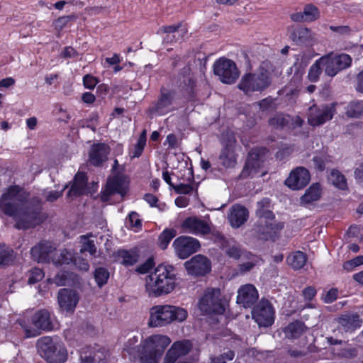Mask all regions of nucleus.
<instances>
[{"label":"nucleus","instance_id":"11","mask_svg":"<svg viewBox=\"0 0 363 363\" xmlns=\"http://www.w3.org/2000/svg\"><path fill=\"white\" fill-rule=\"evenodd\" d=\"M268 152V150L265 147L253 148L248 154L241 177H254L258 174L260 169L263 167Z\"/></svg>","mask_w":363,"mask_h":363},{"label":"nucleus","instance_id":"58","mask_svg":"<svg viewBox=\"0 0 363 363\" xmlns=\"http://www.w3.org/2000/svg\"><path fill=\"white\" fill-rule=\"evenodd\" d=\"M79 53L72 47H65L60 53V56L66 59H73L77 57Z\"/></svg>","mask_w":363,"mask_h":363},{"label":"nucleus","instance_id":"19","mask_svg":"<svg viewBox=\"0 0 363 363\" xmlns=\"http://www.w3.org/2000/svg\"><path fill=\"white\" fill-rule=\"evenodd\" d=\"M311 176L308 169L298 167L293 169L285 181V184L293 190H298L306 186L310 182Z\"/></svg>","mask_w":363,"mask_h":363},{"label":"nucleus","instance_id":"55","mask_svg":"<svg viewBox=\"0 0 363 363\" xmlns=\"http://www.w3.org/2000/svg\"><path fill=\"white\" fill-rule=\"evenodd\" d=\"M363 264V256L357 257L344 263L343 267L346 270H352L354 267Z\"/></svg>","mask_w":363,"mask_h":363},{"label":"nucleus","instance_id":"33","mask_svg":"<svg viewBox=\"0 0 363 363\" xmlns=\"http://www.w3.org/2000/svg\"><path fill=\"white\" fill-rule=\"evenodd\" d=\"M321 195V186L320 184H313L301 197V204L307 206L318 201Z\"/></svg>","mask_w":363,"mask_h":363},{"label":"nucleus","instance_id":"34","mask_svg":"<svg viewBox=\"0 0 363 363\" xmlns=\"http://www.w3.org/2000/svg\"><path fill=\"white\" fill-rule=\"evenodd\" d=\"M306 328L300 321H295L289 324L283 329L285 337L289 339H296L301 337L306 331Z\"/></svg>","mask_w":363,"mask_h":363},{"label":"nucleus","instance_id":"30","mask_svg":"<svg viewBox=\"0 0 363 363\" xmlns=\"http://www.w3.org/2000/svg\"><path fill=\"white\" fill-rule=\"evenodd\" d=\"M139 337L137 335H133L130 337L124 344L123 352L126 353L130 359H138L141 362V355L143 352V347L141 342L138 345Z\"/></svg>","mask_w":363,"mask_h":363},{"label":"nucleus","instance_id":"16","mask_svg":"<svg viewBox=\"0 0 363 363\" xmlns=\"http://www.w3.org/2000/svg\"><path fill=\"white\" fill-rule=\"evenodd\" d=\"M182 228L185 233L194 235H206L211 233L210 223L196 216L186 218L182 224Z\"/></svg>","mask_w":363,"mask_h":363},{"label":"nucleus","instance_id":"21","mask_svg":"<svg viewBox=\"0 0 363 363\" xmlns=\"http://www.w3.org/2000/svg\"><path fill=\"white\" fill-rule=\"evenodd\" d=\"M259 294L255 286L247 284L238 291L237 303L244 308L252 307L258 300Z\"/></svg>","mask_w":363,"mask_h":363},{"label":"nucleus","instance_id":"35","mask_svg":"<svg viewBox=\"0 0 363 363\" xmlns=\"http://www.w3.org/2000/svg\"><path fill=\"white\" fill-rule=\"evenodd\" d=\"M319 60L327 76L333 77L338 73L333 52L322 56Z\"/></svg>","mask_w":363,"mask_h":363},{"label":"nucleus","instance_id":"7","mask_svg":"<svg viewBox=\"0 0 363 363\" xmlns=\"http://www.w3.org/2000/svg\"><path fill=\"white\" fill-rule=\"evenodd\" d=\"M171 341L170 337L162 334L150 335L141 341V363H158Z\"/></svg>","mask_w":363,"mask_h":363},{"label":"nucleus","instance_id":"43","mask_svg":"<svg viewBox=\"0 0 363 363\" xmlns=\"http://www.w3.org/2000/svg\"><path fill=\"white\" fill-rule=\"evenodd\" d=\"M291 116L284 114H278L272 118L269 123L274 128H283L289 125Z\"/></svg>","mask_w":363,"mask_h":363},{"label":"nucleus","instance_id":"6","mask_svg":"<svg viewBox=\"0 0 363 363\" xmlns=\"http://www.w3.org/2000/svg\"><path fill=\"white\" fill-rule=\"evenodd\" d=\"M269 205V200L263 199L257 203L258 208L256 211L258 220L255 230L264 240L274 238L278 231L284 227L282 223H275L274 213L269 209L264 208Z\"/></svg>","mask_w":363,"mask_h":363},{"label":"nucleus","instance_id":"64","mask_svg":"<svg viewBox=\"0 0 363 363\" xmlns=\"http://www.w3.org/2000/svg\"><path fill=\"white\" fill-rule=\"evenodd\" d=\"M68 273H58L53 279L57 286H65L67 284Z\"/></svg>","mask_w":363,"mask_h":363},{"label":"nucleus","instance_id":"57","mask_svg":"<svg viewBox=\"0 0 363 363\" xmlns=\"http://www.w3.org/2000/svg\"><path fill=\"white\" fill-rule=\"evenodd\" d=\"M98 83L97 79L90 74H86L83 77V84L85 88L93 89Z\"/></svg>","mask_w":363,"mask_h":363},{"label":"nucleus","instance_id":"62","mask_svg":"<svg viewBox=\"0 0 363 363\" xmlns=\"http://www.w3.org/2000/svg\"><path fill=\"white\" fill-rule=\"evenodd\" d=\"M273 105V99L269 97L264 99L257 104V106H258L259 108L263 111H267L269 108H272Z\"/></svg>","mask_w":363,"mask_h":363},{"label":"nucleus","instance_id":"8","mask_svg":"<svg viewBox=\"0 0 363 363\" xmlns=\"http://www.w3.org/2000/svg\"><path fill=\"white\" fill-rule=\"evenodd\" d=\"M198 308L202 314H223L225 311L226 303L220 289L208 288L199 298Z\"/></svg>","mask_w":363,"mask_h":363},{"label":"nucleus","instance_id":"29","mask_svg":"<svg viewBox=\"0 0 363 363\" xmlns=\"http://www.w3.org/2000/svg\"><path fill=\"white\" fill-rule=\"evenodd\" d=\"M89 348L82 350L80 352L81 363H106L108 353L104 349L89 351Z\"/></svg>","mask_w":363,"mask_h":363},{"label":"nucleus","instance_id":"22","mask_svg":"<svg viewBox=\"0 0 363 363\" xmlns=\"http://www.w3.org/2000/svg\"><path fill=\"white\" fill-rule=\"evenodd\" d=\"M236 140L233 135H230L228 141H223V148L220 155L219 159L223 166L226 168L234 167L237 163L236 155L235 153Z\"/></svg>","mask_w":363,"mask_h":363},{"label":"nucleus","instance_id":"12","mask_svg":"<svg viewBox=\"0 0 363 363\" xmlns=\"http://www.w3.org/2000/svg\"><path fill=\"white\" fill-rule=\"evenodd\" d=\"M213 72L224 84H233L239 77V71L235 63L225 58H220L215 62Z\"/></svg>","mask_w":363,"mask_h":363},{"label":"nucleus","instance_id":"42","mask_svg":"<svg viewBox=\"0 0 363 363\" xmlns=\"http://www.w3.org/2000/svg\"><path fill=\"white\" fill-rule=\"evenodd\" d=\"M329 180L334 186L340 189H345L347 187V182L345 176L337 170H332Z\"/></svg>","mask_w":363,"mask_h":363},{"label":"nucleus","instance_id":"4","mask_svg":"<svg viewBox=\"0 0 363 363\" xmlns=\"http://www.w3.org/2000/svg\"><path fill=\"white\" fill-rule=\"evenodd\" d=\"M270 64L262 63L255 72L244 74L238 85L245 95L251 96L254 92H262L271 84Z\"/></svg>","mask_w":363,"mask_h":363},{"label":"nucleus","instance_id":"60","mask_svg":"<svg viewBox=\"0 0 363 363\" xmlns=\"http://www.w3.org/2000/svg\"><path fill=\"white\" fill-rule=\"evenodd\" d=\"M317 291L313 286H308L303 290L302 294L305 301H311L316 296Z\"/></svg>","mask_w":363,"mask_h":363},{"label":"nucleus","instance_id":"63","mask_svg":"<svg viewBox=\"0 0 363 363\" xmlns=\"http://www.w3.org/2000/svg\"><path fill=\"white\" fill-rule=\"evenodd\" d=\"M153 267V261L152 259H147L145 263L140 265L137 268V272L140 274H145L148 272Z\"/></svg>","mask_w":363,"mask_h":363},{"label":"nucleus","instance_id":"48","mask_svg":"<svg viewBox=\"0 0 363 363\" xmlns=\"http://www.w3.org/2000/svg\"><path fill=\"white\" fill-rule=\"evenodd\" d=\"M109 278L108 271L104 267L96 269L94 272V279L97 285L101 288L106 284Z\"/></svg>","mask_w":363,"mask_h":363},{"label":"nucleus","instance_id":"18","mask_svg":"<svg viewBox=\"0 0 363 363\" xmlns=\"http://www.w3.org/2000/svg\"><path fill=\"white\" fill-rule=\"evenodd\" d=\"M184 266L188 274L194 276H203L211 270V262L201 255H195L186 261Z\"/></svg>","mask_w":363,"mask_h":363},{"label":"nucleus","instance_id":"41","mask_svg":"<svg viewBox=\"0 0 363 363\" xmlns=\"http://www.w3.org/2000/svg\"><path fill=\"white\" fill-rule=\"evenodd\" d=\"M90 237H92L91 233L86 235H82L80 237L81 242L82 244L80 252L82 253L84 252H89L91 255H94L96 252V247L94 240L89 239Z\"/></svg>","mask_w":363,"mask_h":363},{"label":"nucleus","instance_id":"23","mask_svg":"<svg viewBox=\"0 0 363 363\" xmlns=\"http://www.w3.org/2000/svg\"><path fill=\"white\" fill-rule=\"evenodd\" d=\"M249 212L242 205L235 204L229 209L228 219L230 225L234 228H238L248 219Z\"/></svg>","mask_w":363,"mask_h":363},{"label":"nucleus","instance_id":"38","mask_svg":"<svg viewBox=\"0 0 363 363\" xmlns=\"http://www.w3.org/2000/svg\"><path fill=\"white\" fill-rule=\"evenodd\" d=\"M146 145V131L143 130L140 134L137 143L129 150V155L131 158L139 157Z\"/></svg>","mask_w":363,"mask_h":363},{"label":"nucleus","instance_id":"5","mask_svg":"<svg viewBox=\"0 0 363 363\" xmlns=\"http://www.w3.org/2000/svg\"><path fill=\"white\" fill-rule=\"evenodd\" d=\"M31 256L38 262H52L56 267L69 265L72 260V252L66 249L56 250L48 241L41 242L32 247Z\"/></svg>","mask_w":363,"mask_h":363},{"label":"nucleus","instance_id":"37","mask_svg":"<svg viewBox=\"0 0 363 363\" xmlns=\"http://www.w3.org/2000/svg\"><path fill=\"white\" fill-rule=\"evenodd\" d=\"M118 257L121 259V263L125 266H132L138 260V254L135 250H120L118 251Z\"/></svg>","mask_w":363,"mask_h":363},{"label":"nucleus","instance_id":"2","mask_svg":"<svg viewBox=\"0 0 363 363\" xmlns=\"http://www.w3.org/2000/svg\"><path fill=\"white\" fill-rule=\"evenodd\" d=\"M177 276L172 265L160 264L145 277V291L150 297L170 294L175 289Z\"/></svg>","mask_w":363,"mask_h":363},{"label":"nucleus","instance_id":"10","mask_svg":"<svg viewBox=\"0 0 363 363\" xmlns=\"http://www.w3.org/2000/svg\"><path fill=\"white\" fill-rule=\"evenodd\" d=\"M19 324L23 328L26 337L39 335L40 330L50 331L54 328L50 313L45 309L40 310L33 315L31 325H28L23 319L19 320Z\"/></svg>","mask_w":363,"mask_h":363},{"label":"nucleus","instance_id":"36","mask_svg":"<svg viewBox=\"0 0 363 363\" xmlns=\"http://www.w3.org/2000/svg\"><path fill=\"white\" fill-rule=\"evenodd\" d=\"M306 260L307 258L306 255L301 251L292 252L287 257L286 259L289 265L294 269H299L302 268L305 265Z\"/></svg>","mask_w":363,"mask_h":363},{"label":"nucleus","instance_id":"51","mask_svg":"<svg viewBox=\"0 0 363 363\" xmlns=\"http://www.w3.org/2000/svg\"><path fill=\"white\" fill-rule=\"evenodd\" d=\"M13 251L9 247L0 250V267L9 265L13 260Z\"/></svg>","mask_w":363,"mask_h":363},{"label":"nucleus","instance_id":"17","mask_svg":"<svg viewBox=\"0 0 363 363\" xmlns=\"http://www.w3.org/2000/svg\"><path fill=\"white\" fill-rule=\"evenodd\" d=\"M58 303L62 311L73 313L79 300V294L69 289H61L58 292Z\"/></svg>","mask_w":363,"mask_h":363},{"label":"nucleus","instance_id":"13","mask_svg":"<svg viewBox=\"0 0 363 363\" xmlns=\"http://www.w3.org/2000/svg\"><path fill=\"white\" fill-rule=\"evenodd\" d=\"M252 317L259 327L271 326L275 318V311L272 303L266 299H262L252 311Z\"/></svg>","mask_w":363,"mask_h":363},{"label":"nucleus","instance_id":"20","mask_svg":"<svg viewBox=\"0 0 363 363\" xmlns=\"http://www.w3.org/2000/svg\"><path fill=\"white\" fill-rule=\"evenodd\" d=\"M192 348L189 340H184L174 342L167 350L164 359V363H175L176 361L187 354Z\"/></svg>","mask_w":363,"mask_h":363},{"label":"nucleus","instance_id":"53","mask_svg":"<svg viewBox=\"0 0 363 363\" xmlns=\"http://www.w3.org/2000/svg\"><path fill=\"white\" fill-rule=\"evenodd\" d=\"M45 274L40 268H33L30 271V277L28 279L29 284H35L43 279Z\"/></svg>","mask_w":363,"mask_h":363},{"label":"nucleus","instance_id":"45","mask_svg":"<svg viewBox=\"0 0 363 363\" xmlns=\"http://www.w3.org/2000/svg\"><path fill=\"white\" fill-rule=\"evenodd\" d=\"M162 31L167 34V37L164 38V40L167 41L169 40L171 34H172V37L175 38L177 35H182L186 34L187 32L186 29L182 27L181 24L164 26L162 28Z\"/></svg>","mask_w":363,"mask_h":363},{"label":"nucleus","instance_id":"31","mask_svg":"<svg viewBox=\"0 0 363 363\" xmlns=\"http://www.w3.org/2000/svg\"><path fill=\"white\" fill-rule=\"evenodd\" d=\"M86 183V175L83 172H78L74 177V182L68 192V196H77L84 194Z\"/></svg>","mask_w":363,"mask_h":363},{"label":"nucleus","instance_id":"27","mask_svg":"<svg viewBox=\"0 0 363 363\" xmlns=\"http://www.w3.org/2000/svg\"><path fill=\"white\" fill-rule=\"evenodd\" d=\"M110 149L104 143L94 144L89 152V161L94 166H99L107 160Z\"/></svg>","mask_w":363,"mask_h":363},{"label":"nucleus","instance_id":"50","mask_svg":"<svg viewBox=\"0 0 363 363\" xmlns=\"http://www.w3.org/2000/svg\"><path fill=\"white\" fill-rule=\"evenodd\" d=\"M313 160L315 168L319 171H323L326 164L332 161L331 157L325 153L315 155Z\"/></svg>","mask_w":363,"mask_h":363},{"label":"nucleus","instance_id":"40","mask_svg":"<svg viewBox=\"0 0 363 363\" xmlns=\"http://www.w3.org/2000/svg\"><path fill=\"white\" fill-rule=\"evenodd\" d=\"M346 114L351 118L363 116V101H358L350 103L346 108Z\"/></svg>","mask_w":363,"mask_h":363},{"label":"nucleus","instance_id":"59","mask_svg":"<svg viewBox=\"0 0 363 363\" xmlns=\"http://www.w3.org/2000/svg\"><path fill=\"white\" fill-rule=\"evenodd\" d=\"M183 89L189 94L193 93L194 89L196 86V81L192 77H188L187 79H184Z\"/></svg>","mask_w":363,"mask_h":363},{"label":"nucleus","instance_id":"32","mask_svg":"<svg viewBox=\"0 0 363 363\" xmlns=\"http://www.w3.org/2000/svg\"><path fill=\"white\" fill-rule=\"evenodd\" d=\"M339 324L345 332H352L361 327L362 321L357 314L344 315L338 318Z\"/></svg>","mask_w":363,"mask_h":363},{"label":"nucleus","instance_id":"1","mask_svg":"<svg viewBox=\"0 0 363 363\" xmlns=\"http://www.w3.org/2000/svg\"><path fill=\"white\" fill-rule=\"evenodd\" d=\"M27 194L18 186L9 187L0 199V211L13 217L17 228H28L43 221L40 207L30 205Z\"/></svg>","mask_w":363,"mask_h":363},{"label":"nucleus","instance_id":"14","mask_svg":"<svg viewBox=\"0 0 363 363\" xmlns=\"http://www.w3.org/2000/svg\"><path fill=\"white\" fill-rule=\"evenodd\" d=\"M334 104L316 106L309 108L308 123L312 126H319L331 120L335 113Z\"/></svg>","mask_w":363,"mask_h":363},{"label":"nucleus","instance_id":"25","mask_svg":"<svg viewBox=\"0 0 363 363\" xmlns=\"http://www.w3.org/2000/svg\"><path fill=\"white\" fill-rule=\"evenodd\" d=\"M290 37L297 45H312L316 40L314 33L308 28L301 26L294 28Z\"/></svg>","mask_w":363,"mask_h":363},{"label":"nucleus","instance_id":"61","mask_svg":"<svg viewBox=\"0 0 363 363\" xmlns=\"http://www.w3.org/2000/svg\"><path fill=\"white\" fill-rule=\"evenodd\" d=\"M337 290L336 289H331L326 292L323 296V301L325 303H332L336 300L337 297Z\"/></svg>","mask_w":363,"mask_h":363},{"label":"nucleus","instance_id":"9","mask_svg":"<svg viewBox=\"0 0 363 363\" xmlns=\"http://www.w3.org/2000/svg\"><path fill=\"white\" fill-rule=\"evenodd\" d=\"M37 347L40 354L48 363H64L67 359V351L64 344L49 337L38 340Z\"/></svg>","mask_w":363,"mask_h":363},{"label":"nucleus","instance_id":"52","mask_svg":"<svg viewBox=\"0 0 363 363\" xmlns=\"http://www.w3.org/2000/svg\"><path fill=\"white\" fill-rule=\"evenodd\" d=\"M235 357V353L232 350H228L219 356H211L209 363H227L232 360Z\"/></svg>","mask_w":363,"mask_h":363},{"label":"nucleus","instance_id":"56","mask_svg":"<svg viewBox=\"0 0 363 363\" xmlns=\"http://www.w3.org/2000/svg\"><path fill=\"white\" fill-rule=\"evenodd\" d=\"M226 254L232 258L238 259L241 257L242 252L237 244H233L228 247L225 250Z\"/></svg>","mask_w":363,"mask_h":363},{"label":"nucleus","instance_id":"24","mask_svg":"<svg viewBox=\"0 0 363 363\" xmlns=\"http://www.w3.org/2000/svg\"><path fill=\"white\" fill-rule=\"evenodd\" d=\"M127 184L123 179L118 177H113L107 181L106 188L103 192L102 199L104 201L108 200L109 195L118 194L123 197L127 191Z\"/></svg>","mask_w":363,"mask_h":363},{"label":"nucleus","instance_id":"54","mask_svg":"<svg viewBox=\"0 0 363 363\" xmlns=\"http://www.w3.org/2000/svg\"><path fill=\"white\" fill-rule=\"evenodd\" d=\"M72 262L74 266L81 271L86 272L89 269V264L86 259L79 257L74 259L73 255L72 260L69 264H72Z\"/></svg>","mask_w":363,"mask_h":363},{"label":"nucleus","instance_id":"46","mask_svg":"<svg viewBox=\"0 0 363 363\" xmlns=\"http://www.w3.org/2000/svg\"><path fill=\"white\" fill-rule=\"evenodd\" d=\"M176 235V230L174 229H166L159 236V246L164 250L167 247L170 241Z\"/></svg>","mask_w":363,"mask_h":363},{"label":"nucleus","instance_id":"3","mask_svg":"<svg viewBox=\"0 0 363 363\" xmlns=\"http://www.w3.org/2000/svg\"><path fill=\"white\" fill-rule=\"evenodd\" d=\"M188 317L187 311L182 307L170 305H156L150 309L148 325L151 328L167 326L172 323H182Z\"/></svg>","mask_w":363,"mask_h":363},{"label":"nucleus","instance_id":"39","mask_svg":"<svg viewBox=\"0 0 363 363\" xmlns=\"http://www.w3.org/2000/svg\"><path fill=\"white\" fill-rule=\"evenodd\" d=\"M333 58L335 60L338 72L343 69H347L351 66L352 60V57L347 54H333Z\"/></svg>","mask_w":363,"mask_h":363},{"label":"nucleus","instance_id":"26","mask_svg":"<svg viewBox=\"0 0 363 363\" xmlns=\"http://www.w3.org/2000/svg\"><path fill=\"white\" fill-rule=\"evenodd\" d=\"M172 94L162 91L159 101L151 108L150 112L154 116H162L172 111Z\"/></svg>","mask_w":363,"mask_h":363},{"label":"nucleus","instance_id":"28","mask_svg":"<svg viewBox=\"0 0 363 363\" xmlns=\"http://www.w3.org/2000/svg\"><path fill=\"white\" fill-rule=\"evenodd\" d=\"M320 17L319 9L313 4H306L303 12H298L291 15V19L298 22H313Z\"/></svg>","mask_w":363,"mask_h":363},{"label":"nucleus","instance_id":"44","mask_svg":"<svg viewBox=\"0 0 363 363\" xmlns=\"http://www.w3.org/2000/svg\"><path fill=\"white\" fill-rule=\"evenodd\" d=\"M323 66L320 60L318 59L311 66L308 73V79L311 82H316L319 80L320 76L323 71Z\"/></svg>","mask_w":363,"mask_h":363},{"label":"nucleus","instance_id":"47","mask_svg":"<svg viewBox=\"0 0 363 363\" xmlns=\"http://www.w3.org/2000/svg\"><path fill=\"white\" fill-rule=\"evenodd\" d=\"M245 256L248 260L240 265V270L242 272L250 271L260 262V259L257 256L254 255L250 252L246 253Z\"/></svg>","mask_w":363,"mask_h":363},{"label":"nucleus","instance_id":"15","mask_svg":"<svg viewBox=\"0 0 363 363\" xmlns=\"http://www.w3.org/2000/svg\"><path fill=\"white\" fill-rule=\"evenodd\" d=\"M176 255L182 259L196 252L201 247L199 241L192 237L180 236L173 242Z\"/></svg>","mask_w":363,"mask_h":363},{"label":"nucleus","instance_id":"49","mask_svg":"<svg viewBox=\"0 0 363 363\" xmlns=\"http://www.w3.org/2000/svg\"><path fill=\"white\" fill-rule=\"evenodd\" d=\"M126 223L129 228L135 231H138L142 227L141 220L139 215L135 211H132L129 213L126 220Z\"/></svg>","mask_w":363,"mask_h":363}]
</instances>
